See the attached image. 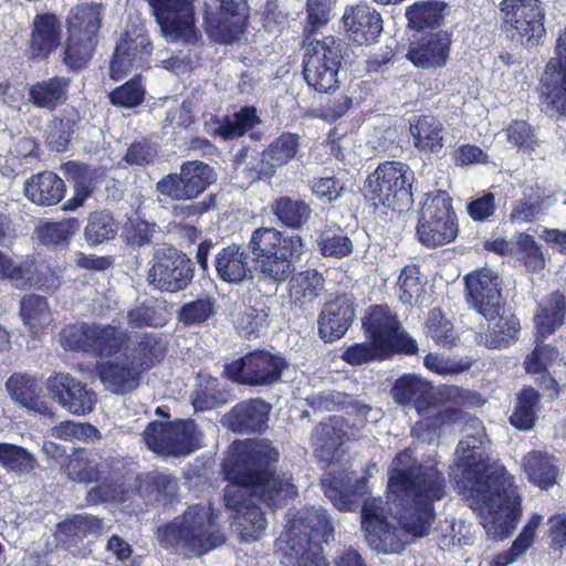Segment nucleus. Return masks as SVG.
I'll return each instance as SVG.
<instances>
[{
  "instance_id": "f257e3e1",
  "label": "nucleus",
  "mask_w": 566,
  "mask_h": 566,
  "mask_svg": "<svg viewBox=\"0 0 566 566\" xmlns=\"http://www.w3.org/2000/svg\"><path fill=\"white\" fill-rule=\"evenodd\" d=\"M279 451L269 443L248 440L234 443L222 463V473L229 485L224 490V505L232 512L233 524L243 541L258 539L266 527L261 507L251 496L275 510L297 496L292 478L275 469Z\"/></svg>"
},
{
  "instance_id": "f03ea898",
  "label": "nucleus",
  "mask_w": 566,
  "mask_h": 566,
  "mask_svg": "<svg viewBox=\"0 0 566 566\" xmlns=\"http://www.w3.org/2000/svg\"><path fill=\"white\" fill-rule=\"evenodd\" d=\"M457 453L462 478L471 485L488 536L494 541L510 537L522 514V499L514 476L503 464L490 465L481 459L482 441L476 436L461 439Z\"/></svg>"
},
{
  "instance_id": "7ed1b4c3",
  "label": "nucleus",
  "mask_w": 566,
  "mask_h": 566,
  "mask_svg": "<svg viewBox=\"0 0 566 566\" xmlns=\"http://www.w3.org/2000/svg\"><path fill=\"white\" fill-rule=\"evenodd\" d=\"M447 496V480L436 464L419 462L410 448L396 453L388 471V500L402 528L416 537L429 534L436 503Z\"/></svg>"
},
{
  "instance_id": "20e7f679",
  "label": "nucleus",
  "mask_w": 566,
  "mask_h": 566,
  "mask_svg": "<svg viewBox=\"0 0 566 566\" xmlns=\"http://www.w3.org/2000/svg\"><path fill=\"white\" fill-rule=\"evenodd\" d=\"M220 515L211 502L189 505L182 514L158 526L156 537L166 551L186 558L201 557L227 542Z\"/></svg>"
},
{
  "instance_id": "39448f33",
  "label": "nucleus",
  "mask_w": 566,
  "mask_h": 566,
  "mask_svg": "<svg viewBox=\"0 0 566 566\" xmlns=\"http://www.w3.org/2000/svg\"><path fill=\"white\" fill-rule=\"evenodd\" d=\"M120 359H107L96 365V373L105 390L125 396L137 390L144 376L160 366L169 353V339L164 333L143 332L135 335Z\"/></svg>"
},
{
  "instance_id": "423d86ee",
  "label": "nucleus",
  "mask_w": 566,
  "mask_h": 566,
  "mask_svg": "<svg viewBox=\"0 0 566 566\" xmlns=\"http://www.w3.org/2000/svg\"><path fill=\"white\" fill-rule=\"evenodd\" d=\"M62 471L71 481L85 485L97 483L86 494L88 505L115 499L130 472L126 457L111 454L97 459V452L86 448H75L62 465Z\"/></svg>"
},
{
  "instance_id": "0eeeda50",
  "label": "nucleus",
  "mask_w": 566,
  "mask_h": 566,
  "mask_svg": "<svg viewBox=\"0 0 566 566\" xmlns=\"http://www.w3.org/2000/svg\"><path fill=\"white\" fill-rule=\"evenodd\" d=\"M247 247L258 272L275 284L290 277L304 253V240L300 234H287L274 227L252 231Z\"/></svg>"
},
{
  "instance_id": "6e6552de",
  "label": "nucleus",
  "mask_w": 566,
  "mask_h": 566,
  "mask_svg": "<svg viewBox=\"0 0 566 566\" xmlns=\"http://www.w3.org/2000/svg\"><path fill=\"white\" fill-rule=\"evenodd\" d=\"M218 181L216 168L199 159L186 160L179 171L169 172L156 182V191L166 200L192 201L186 207L188 217H200L217 208L218 193L210 192L195 201Z\"/></svg>"
},
{
  "instance_id": "1a4fd4ad",
  "label": "nucleus",
  "mask_w": 566,
  "mask_h": 566,
  "mask_svg": "<svg viewBox=\"0 0 566 566\" xmlns=\"http://www.w3.org/2000/svg\"><path fill=\"white\" fill-rule=\"evenodd\" d=\"M415 181V172L408 164L386 160L367 175L363 197L375 213H402L413 205Z\"/></svg>"
},
{
  "instance_id": "9d476101",
  "label": "nucleus",
  "mask_w": 566,
  "mask_h": 566,
  "mask_svg": "<svg viewBox=\"0 0 566 566\" xmlns=\"http://www.w3.org/2000/svg\"><path fill=\"white\" fill-rule=\"evenodd\" d=\"M334 535L333 523L322 507H310L287 523L284 541L294 554L291 566H329L322 543Z\"/></svg>"
},
{
  "instance_id": "9b49d317",
  "label": "nucleus",
  "mask_w": 566,
  "mask_h": 566,
  "mask_svg": "<svg viewBox=\"0 0 566 566\" xmlns=\"http://www.w3.org/2000/svg\"><path fill=\"white\" fill-rule=\"evenodd\" d=\"M128 340L129 334L112 324L76 322L64 325L59 333L60 345L66 352L101 358L117 356Z\"/></svg>"
},
{
  "instance_id": "f8f14e48",
  "label": "nucleus",
  "mask_w": 566,
  "mask_h": 566,
  "mask_svg": "<svg viewBox=\"0 0 566 566\" xmlns=\"http://www.w3.org/2000/svg\"><path fill=\"white\" fill-rule=\"evenodd\" d=\"M458 234V214L449 192L439 189L426 193L416 226L418 241L434 249L453 242Z\"/></svg>"
},
{
  "instance_id": "ddd939ff",
  "label": "nucleus",
  "mask_w": 566,
  "mask_h": 566,
  "mask_svg": "<svg viewBox=\"0 0 566 566\" xmlns=\"http://www.w3.org/2000/svg\"><path fill=\"white\" fill-rule=\"evenodd\" d=\"M501 29L524 48H536L546 35V11L541 0H501Z\"/></svg>"
},
{
  "instance_id": "4468645a",
  "label": "nucleus",
  "mask_w": 566,
  "mask_h": 566,
  "mask_svg": "<svg viewBox=\"0 0 566 566\" xmlns=\"http://www.w3.org/2000/svg\"><path fill=\"white\" fill-rule=\"evenodd\" d=\"M365 337L389 356H413L419 352L417 340L402 327L398 316L387 304L367 308L361 319Z\"/></svg>"
},
{
  "instance_id": "2eb2a0df",
  "label": "nucleus",
  "mask_w": 566,
  "mask_h": 566,
  "mask_svg": "<svg viewBox=\"0 0 566 566\" xmlns=\"http://www.w3.org/2000/svg\"><path fill=\"white\" fill-rule=\"evenodd\" d=\"M343 44L333 35L311 42L303 57V76L310 88L332 94L339 87Z\"/></svg>"
},
{
  "instance_id": "dca6fc26",
  "label": "nucleus",
  "mask_w": 566,
  "mask_h": 566,
  "mask_svg": "<svg viewBox=\"0 0 566 566\" xmlns=\"http://www.w3.org/2000/svg\"><path fill=\"white\" fill-rule=\"evenodd\" d=\"M289 367L286 359L265 349H255L224 365V376L238 385L272 386Z\"/></svg>"
},
{
  "instance_id": "f3484780",
  "label": "nucleus",
  "mask_w": 566,
  "mask_h": 566,
  "mask_svg": "<svg viewBox=\"0 0 566 566\" xmlns=\"http://www.w3.org/2000/svg\"><path fill=\"white\" fill-rule=\"evenodd\" d=\"M149 450L160 455H188L200 448L193 420L150 421L143 432Z\"/></svg>"
},
{
  "instance_id": "a211bd4d",
  "label": "nucleus",
  "mask_w": 566,
  "mask_h": 566,
  "mask_svg": "<svg viewBox=\"0 0 566 566\" xmlns=\"http://www.w3.org/2000/svg\"><path fill=\"white\" fill-rule=\"evenodd\" d=\"M193 275L195 266L188 255L174 245H164L154 252L147 281L159 291L177 293L190 285Z\"/></svg>"
},
{
  "instance_id": "6ab92c4d",
  "label": "nucleus",
  "mask_w": 566,
  "mask_h": 566,
  "mask_svg": "<svg viewBox=\"0 0 566 566\" xmlns=\"http://www.w3.org/2000/svg\"><path fill=\"white\" fill-rule=\"evenodd\" d=\"M463 282L469 307L486 321H495L506 305L500 275L492 269L480 268L465 274Z\"/></svg>"
},
{
  "instance_id": "aec40b11",
  "label": "nucleus",
  "mask_w": 566,
  "mask_h": 566,
  "mask_svg": "<svg viewBox=\"0 0 566 566\" xmlns=\"http://www.w3.org/2000/svg\"><path fill=\"white\" fill-rule=\"evenodd\" d=\"M153 49V42L146 31L137 27L123 31L111 57L109 77L113 81H120L132 70L149 69Z\"/></svg>"
},
{
  "instance_id": "412c9836",
  "label": "nucleus",
  "mask_w": 566,
  "mask_h": 566,
  "mask_svg": "<svg viewBox=\"0 0 566 566\" xmlns=\"http://www.w3.org/2000/svg\"><path fill=\"white\" fill-rule=\"evenodd\" d=\"M554 53L541 75L538 95L551 109L566 115V27L556 39Z\"/></svg>"
},
{
  "instance_id": "4be33fe9",
  "label": "nucleus",
  "mask_w": 566,
  "mask_h": 566,
  "mask_svg": "<svg viewBox=\"0 0 566 566\" xmlns=\"http://www.w3.org/2000/svg\"><path fill=\"white\" fill-rule=\"evenodd\" d=\"M217 12H206L205 23L210 36L220 44L238 42L247 32L250 9L247 0H219Z\"/></svg>"
},
{
  "instance_id": "5701e85b",
  "label": "nucleus",
  "mask_w": 566,
  "mask_h": 566,
  "mask_svg": "<svg viewBox=\"0 0 566 566\" xmlns=\"http://www.w3.org/2000/svg\"><path fill=\"white\" fill-rule=\"evenodd\" d=\"M361 528L368 545L380 553H400L405 544L398 528L388 521L380 499H365L361 506Z\"/></svg>"
},
{
  "instance_id": "b1692460",
  "label": "nucleus",
  "mask_w": 566,
  "mask_h": 566,
  "mask_svg": "<svg viewBox=\"0 0 566 566\" xmlns=\"http://www.w3.org/2000/svg\"><path fill=\"white\" fill-rule=\"evenodd\" d=\"M452 32L438 29L415 35L409 42L406 59L417 69H443L451 54Z\"/></svg>"
},
{
  "instance_id": "393cba45",
  "label": "nucleus",
  "mask_w": 566,
  "mask_h": 566,
  "mask_svg": "<svg viewBox=\"0 0 566 566\" xmlns=\"http://www.w3.org/2000/svg\"><path fill=\"white\" fill-rule=\"evenodd\" d=\"M46 389L54 401L76 416L92 412L97 401L93 390L66 373L52 374L46 380Z\"/></svg>"
},
{
  "instance_id": "a878e982",
  "label": "nucleus",
  "mask_w": 566,
  "mask_h": 566,
  "mask_svg": "<svg viewBox=\"0 0 566 566\" xmlns=\"http://www.w3.org/2000/svg\"><path fill=\"white\" fill-rule=\"evenodd\" d=\"M298 148V134L283 132L268 145L255 164L243 169L247 179L254 182L273 177L277 167L286 165L296 156Z\"/></svg>"
},
{
  "instance_id": "bb28decb",
  "label": "nucleus",
  "mask_w": 566,
  "mask_h": 566,
  "mask_svg": "<svg viewBox=\"0 0 566 566\" xmlns=\"http://www.w3.org/2000/svg\"><path fill=\"white\" fill-rule=\"evenodd\" d=\"M342 24L345 38L357 45L377 43L384 29L381 14L367 3L347 6Z\"/></svg>"
},
{
  "instance_id": "cd10ccee",
  "label": "nucleus",
  "mask_w": 566,
  "mask_h": 566,
  "mask_svg": "<svg viewBox=\"0 0 566 566\" xmlns=\"http://www.w3.org/2000/svg\"><path fill=\"white\" fill-rule=\"evenodd\" d=\"M356 315L355 297L340 293L328 300L317 318L319 337L325 343L340 339L352 326Z\"/></svg>"
},
{
  "instance_id": "c85d7f7f",
  "label": "nucleus",
  "mask_w": 566,
  "mask_h": 566,
  "mask_svg": "<svg viewBox=\"0 0 566 566\" xmlns=\"http://www.w3.org/2000/svg\"><path fill=\"white\" fill-rule=\"evenodd\" d=\"M272 406L262 398H249L235 403L221 423L238 434H261L269 427Z\"/></svg>"
},
{
  "instance_id": "c756f323",
  "label": "nucleus",
  "mask_w": 566,
  "mask_h": 566,
  "mask_svg": "<svg viewBox=\"0 0 566 566\" xmlns=\"http://www.w3.org/2000/svg\"><path fill=\"white\" fill-rule=\"evenodd\" d=\"M61 170L73 188V195L63 206L64 211H74L84 206L96 190L99 171L86 163L69 160L61 165Z\"/></svg>"
},
{
  "instance_id": "7c9ffc66",
  "label": "nucleus",
  "mask_w": 566,
  "mask_h": 566,
  "mask_svg": "<svg viewBox=\"0 0 566 566\" xmlns=\"http://www.w3.org/2000/svg\"><path fill=\"white\" fill-rule=\"evenodd\" d=\"M348 427L343 416L333 415L319 421L311 434L315 454L322 460L332 461L349 439Z\"/></svg>"
},
{
  "instance_id": "2f4dec72",
  "label": "nucleus",
  "mask_w": 566,
  "mask_h": 566,
  "mask_svg": "<svg viewBox=\"0 0 566 566\" xmlns=\"http://www.w3.org/2000/svg\"><path fill=\"white\" fill-rule=\"evenodd\" d=\"M62 23L56 14L45 12L34 17L29 51L33 59H48L61 44Z\"/></svg>"
},
{
  "instance_id": "473e14b6",
  "label": "nucleus",
  "mask_w": 566,
  "mask_h": 566,
  "mask_svg": "<svg viewBox=\"0 0 566 566\" xmlns=\"http://www.w3.org/2000/svg\"><path fill=\"white\" fill-rule=\"evenodd\" d=\"M24 196L40 207L60 203L66 193V184L56 172L43 170L31 175L24 182Z\"/></svg>"
},
{
  "instance_id": "72a5a7b5",
  "label": "nucleus",
  "mask_w": 566,
  "mask_h": 566,
  "mask_svg": "<svg viewBox=\"0 0 566 566\" xmlns=\"http://www.w3.org/2000/svg\"><path fill=\"white\" fill-rule=\"evenodd\" d=\"M213 265L220 281L229 284H239L251 279L249 254L237 243L228 244L214 255Z\"/></svg>"
},
{
  "instance_id": "f704fd0d",
  "label": "nucleus",
  "mask_w": 566,
  "mask_h": 566,
  "mask_svg": "<svg viewBox=\"0 0 566 566\" xmlns=\"http://www.w3.org/2000/svg\"><path fill=\"white\" fill-rule=\"evenodd\" d=\"M103 520L92 514H73L56 524L55 537L65 548L77 547L88 536L103 533Z\"/></svg>"
},
{
  "instance_id": "c9c22d12",
  "label": "nucleus",
  "mask_w": 566,
  "mask_h": 566,
  "mask_svg": "<svg viewBox=\"0 0 566 566\" xmlns=\"http://www.w3.org/2000/svg\"><path fill=\"white\" fill-rule=\"evenodd\" d=\"M289 279L287 295L291 305L296 308L312 306L325 289V279L316 269L292 273Z\"/></svg>"
},
{
  "instance_id": "e433bc0d",
  "label": "nucleus",
  "mask_w": 566,
  "mask_h": 566,
  "mask_svg": "<svg viewBox=\"0 0 566 566\" xmlns=\"http://www.w3.org/2000/svg\"><path fill=\"white\" fill-rule=\"evenodd\" d=\"M555 202L554 193H546L537 184L530 186L524 189L523 198L513 206L510 220L513 223H533L545 217Z\"/></svg>"
},
{
  "instance_id": "4c0bfd02",
  "label": "nucleus",
  "mask_w": 566,
  "mask_h": 566,
  "mask_svg": "<svg viewBox=\"0 0 566 566\" xmlns=\"http://www.w3.org/2000/svg\"><path fill=\"white\" fill-rule=\"evenodd\" d=\"M103 15L104 8L102 3H78L71 8L67 13L65 21L66 33L98 41Z\"/></svg>"
},
{
  "instance_id": "58836bf2",
  "label": "nucleus",
  "mask_w": 566,
  "mask_h": 566,
  "mask_svg": "<svg viewBox=\"0 0 566 566\" xmlns=\"http://www.w3.org/2000/svg\"><path fill=\"white\" fill-rule=\"evenodd\" d=\"M391 396L401 406L413 403L419 416H423L433 406V396L428 384L411 374L396 379L391 388Z\"/></svg>"
},
{
  "instance_id": "ea45409f",
  "label": "nucleus",
  "mask_w": 566,
  "mask_h": 566,
  "mask_svg": "<svg viewBox=\"0 0 566 566\" xmlns=\"http://www.w3.org/2000/svg\"><path fill=\"white\" fill-rule=\"evenodd\" d=\"M365 479L334 478L324 484L325 495L342 512H354L367 494Z\"/></svg>"
},
{
  "instance_id": "a19ab883",
  "label": "nucleus",
  "mask_w": 566,
  "mask_h": 566,
  "mask_svg": "<svg viewBox=\"0 0 566 566\" xmlns=\"http://www.w3.org/2000/svg\"><path fill=\"white\" fill-rule=\"evenodd\" d=\"M565 318L566 297L563 292L556 290L544 298L534 315L536 338L546 339L553 335L564 324Z\"/></svg>"
},
{
  "instance_id": "79ce46f5",
  "label": "nucleus",
  "mask_w": 566,
  "mask_h": 566,
  "mask_svg": "<svg viewBox=\"0 0 566 566\" xmlns=\"http://www.w3.org/2000/svg\"><path fill=\"white\" fill-rule=\"evenodd\" d=\"M463 419L464 412L461 408L447 407L434 413L426 411L421 419L415 423L412 434L417 439L432 443L440 438L443 431L462 422Z\"/></svg>"
},
{
  "instance_id": "37998d69",
  "label": "nucleus",
  "mask_w": 566,
  "mask_h": 566,
  "mask_svg": "<svg viewBox=\"0 0 566 566\" xmlns=\"http://www.w3.org/2000/svg\"><path fill=\"white\" fill-rule=\"evenodd\" d=\"M522 467L530 483L549 490L558 480L559 469L555 457L546 451L532 450L523 455Z\"/></svg>"
},
{
  "instance_id": "c03bdc74",
  "label": "nucleus",
  "mask_w": 566,
  "mask_h": 566,
  "mask_svg": "<svg viewBox=\"0 0 566 566\" xmlns=\"http://www.w3.org/2000/svg\"><path fill=\"white\" fill-rule=\"evenodd\" d=\"M71 80L65 76H52L32 84L29 88V101L39 108L50 112L66 103Z\"/></svg>"
},
{
  "instance_id": "a18cd8bd",
  "label": "nucleus",
  "mask_w": 566,
  "mask_h": 566,
  "mask_svg": "<svg viewBox=\"0 0 566 566\" xmlns=\"http://www.w3.org/2000/svg\"><path fill=\"white\" fill-rule=\"evenodd\" d=\"M443 124L433 115L415 116L409 132L413 146L421 153L437 154L444 146Z\"/></svg>"
},
{
  "instance_id": "49530a36",
  "label": "nucleus",
  "mask_w": 566,
  "mask_h": 566,
  "mask_svg": "<svg viewBox=\"0 0 566 566\" xmlns=\"http://www.w3.org/2000/svg\"><path fill=\"white\" fill-rule=\"evenodd\" d=\"M126 318L134 328H163L169 323L171 313L166 300L153 297L130 307Z\"/></svg>"
},
{
  "instance_id": "de8ad7c7",
  "label": "nucleus",
  "mask_w": 566,
  "mask_h": 566,
  "mask_svg": "<svg viewBox=\"0 0 566 566\" xmlns=\"http://www.w3.org/2000/svg\"><path fill=\"white\" fill-rule=\"evenodd\" d=\"M6 387L10 397L22 407L41 415L50 411L48 403L40 396L39 382L34 377L14 373L8 378Z\"/></svg>"
},
{
  "instance_id": "09e8293b",
  "label": "nucleus",
  "mask_w": 566,
  "mask_h": 566,
  "mask_svg": "<svg viewBox=\"0 0 566 566\" xmlns=\"http://www.w3.org/2000/svg\"><path fill=\"white\" fill-rule=\"evenodd\" d=\"M541 394L532 386H523L516 394L514 409L509 417L510 424L520 431L532 430L538 419Z\"/></svg>"
},
{
  "instance_id": "8fccbe9b",
  "label": "nucleus",
  "mask_w": 566,
  "mask_h": 566,
  "mask_svg": "<svg viewBox=\"0 0 566 566\" xmlns=\"http://www.w3.org/2000/svg\"><path fill=\"white\" fill-rule=\"evenodd\" d=\"M271 213L276 221L290 230L302 229L310 220L312 209L307 202L300 198L280 196L270 205Z\"/></svg>"
},
{
  "instance_id": "3c124183",
  "label": "nucleus",
  "mask_w": 566,
  "mask_h": 566,
  "mask_svg": "<svg viewBox=\"0 0 566 566\" xmlns=\"http://www.w3.org/2000/svg\"><path fill=\"white\" fill-rule=\"evenodd\" d=\"M447 4L438 0L416 1L406 9L408 27L416 31H436L444 21Z\"/></svg>"
},
{
  "instance_id": "603ef678",
  "label": "nucleus",
  "mask_w": 566,
  "mask_h": 566,
  "mask_svg": "<svg viewBox=\"0 0 566 566\" xmlns=\"http://www.w3.org/2000/svg\"><path fill=\"white\" fill-rule=\"evenodd\" d=\"M20 315L34 338L43 334L52 323V314L46 298L35 294L22 297Z\"/></svg>"
},
{
  "instance_id": "864d4df0",
  "label": "nucleus",
  "mask_w": 566,
  "mask_h": 566,
  "mask_svg": "<svg viewBox=\"0 0 566 566\" xmlns=\"http://www.w3.org/2000/svg\"><path fill=\"white\" fill-rule=\"evenodd\" d=\"M513 258L531 274L539 273L546 266L542 245L525 231L516 232L514 235Z\"/></svg>"
},
{
  "instance_id": "5fc2aeb1",
  "label": "nucleus",
  "mask_w": 566,
  "mask_h": 566,
  "mask_svg": "<svg viewBox=\"0 0 566 566\" xmlns=\"http://www.w3.org/2000/svg\"><path fill=\"white\" fill-rule=\"evenodd\" d=\"M138 489L148 501L164 504L171 503L179 490L177 479L161 472L147 473Z\"/></svg>"
},
{
  "instance_id": "6e6d98bb",
  "label": "nucleus",
  "mask_w": 566,
  "mask_h": 566,
  "mask_svg": "<svg viewBox=\"0 0 566 566\" xmlns=\"http://www.w3.org/2000/svg\"><path fill=\"white\" fill-rule=\"evenodd\" d=\"M97 44V40L67 34L62 52V62L67 71L80 72L86 69L95 54Z\"/></svg>"
},
{
  "instance_id": "4d7b16f0",
  "label": "nucleus",
  "mask_w": 566,
  "mask_h": 566,
  "mask_svg": "<svg viewBox=\"0 0 566 566\" xmlns=\"http://www.w3.org/2000/svg\"><path fill=\"white\" fill-rule=\"evenodd\" d=\"M78 122L80 116L77 112L70 115L54 116L50 120L45 133V144L48 147L53 151H65Z\"/></svg>"
},
{
  "instance_id": "13d9d810",
  "label": "nucleus",
  "mask_w": 566,
  "mask_h": 566,
  "mask_svg": "<svg viewBox=\"0 0 566 566\" xmlns=\"http://www.w3.org/2000/svg\"><path fill=\"white\" fill-rule=\"evenodd\" d=\"M496 322L490 329L486 338L488 347L506 348L517 342L521 332V323L514 313L500 312Z\"/></svg>"
},
{
  "instance_id": "bf43d9fd",
  "label": "nucleus",
  "mask_w": 566,
  "mask_h": 566,
  "mask_svg": "<svg viewBox=\"0 0 566 566\" xmlns=\"http://www.w3.org/2000/svg\"><path fill=\"white\" fill-rule=\"evenodd\" d=\"M506 142L523 154H532L541 146L536 128L525 119H512L503 129Z\"/></svg>"
},
{
  "instance_id": "052dcab7",
  "label": "nucleus",
  "mask_w": 566,
  "mask_h": 566,
  "mask_svg": "<svg viewBox=\"0 0 566 566\" xmlns=\"http://www.w3.org/2000/svg\"><path fill=\"white\" fill-rule=\"evenodd\" d=\"M424 331L437 345L451 348L459 342L452 322L446 317L441 308L434 307L428 312Z\"/></svg>"
},
{
  "instance_id": "680f3d73",
  "label": "nucleus",
  "mask_w": 566,
  "mask_h": 566,
  "mask_svg": "<svg viewBox=\"0 0 566 566\" xmlns=\"http://www.w3.org/2000/svg\"><path fill=\"white\" fill-rule=\"evenodd\" d=\"M38 464L35 457L25 448L0 442V465L8 472H14L19 475L32 472Z\"/></svg>"
},
{
  "instance_id": "e2e57ef3",
  "label": "nucleus",
  "mask_w": 566,
  "mask_h": 566,
  "mask_svg": "<svg viewBox=\"0 0 566 566\" xmlns=\"http://www.w3.org/2000/svg\"><path fill=\"white\" fill-rule=\"evenodd\" d=\"M113 106L122 108H135L140 106L146 99V88L140 74L134 75L122 85L112 90L108 94Z\"/></svg>"
},
{
  "instance_id": "0e129e2a",
  "label": "nucleus",
  "mask_w": 566,
  "mask_h": 566,
  "mask_svg": "<svg viewBox=\"0 0 566 566\" xmlns=\"http://www.w3.org/2000/svg\"><path fill=\"white\" fill-rule=\"evenodd\" d=\"M117 230L118 226L111 213L93 211L90 213L84 234L90 244L97 245L114 239Z\"/></svg>"
},
{
  "instance_id": "69168bd1",
  "label": "nucleus",
  "mask_w": 566,
  "mask_h": 566,
  "mask_svg": "<svg viewBox=\"0 0 566 566\" xmlns=\"http://www.w3.org/2000/svg\"><path fill=\"white\" fill-rule=\"evenodd\" d=\"M424 292V284L420 277V266L411 263L400 271L396 284V293L400 302L411 304L418 301Z\"/></svg>"
},
{
  "instance_id": "338daca9",
  "label": "nucleus",
  "mask_w": 566,
  "mask_h": 566,
  "mask_svg": "<svg viewBox=\"0 0 566 566\" xmlns=\"http://www.w3.org/2000/svg\"><path fill=\"white\" fill-rule=\"evenodd\" d=\"M317 247L323 256L334 259L346 258L354 251L353 241L339 229H328L321 232L317 239Z\"/></svg>"
},
{
  "instance_id": "774afa93",
  "label": "nucleus",
  "mask_w": 566,
  "mask_h": 566,
  "mask_svg": "<svg viewBox=\"0 0 566 566\" xmlns=\"http://www.w3.org/2000/svg\"><path fill=\"white\" fill-rule=\"evenodd\" d=\"M216 313V302L212 297H199L181 305L178 321L185 326H195L206 323Z\"/></svg>"
}]
</instances>
